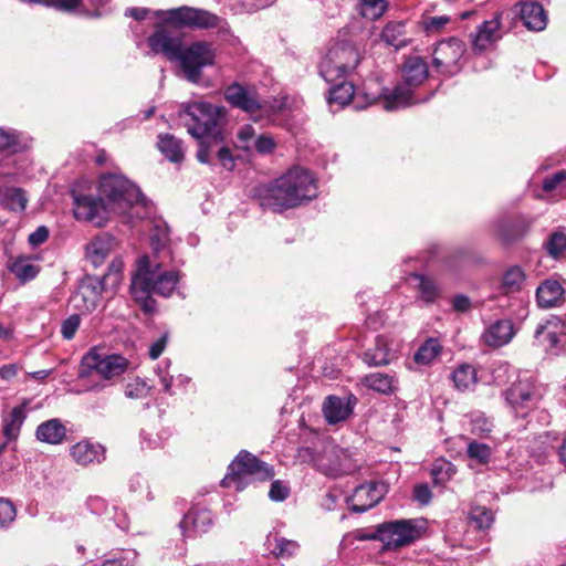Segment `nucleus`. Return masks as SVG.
Segmentation results:
<instances>
[{"mask_svg":"<svg viewBox=\"0 0 566 566\" xmlns=\"http://www.w3.org/2000/svg\"><path fill=\"white\" fill-rule=\"evenodd\" d=\"M88 509L95 514H104L106 512L105 500L98 495H92L87 499Z\"/></svg>","mask_w":566,"mask_h":566,"instance_id":"obj_61","label":"nucleus"},{"mask_svg":"<svg viewBox=\"0 0 566 566\" xmlns=\"http://www.w3.org/2000/svg\"><path fill=\"white\" fill-rule=\"evenodd\" d=\"M99 196L111 213L124 214L139 201V189L117 174H106L101 177Z\"/></svg>","mask_w":566,"mask_h":566,"instance_id":"obj_4","label":"nucleus"},{"mask_svg":"<svg viewBox=\"0 0 566 566\" xmlns=\"http://www.w3.org/2000/svg\"><path fill=\"white\" fill-rule=\"evenodd\" d=\"M17 144V135L0 128V150L13 148Z\"/></svg>","mask_w":566,"mask_h":566,"instance_id":"obj_64","label":"nucleus"},{"mask_svg":"<svg viewBox=\"0 0 566 566\" xmlns=\"http://www.w3.org/2000/svg\"><path fill=\"white\" fill-rule=\"evenodd\" d=\"M451 379L455 389L469 391L478 384V371L473 365L461 364L452 371Z\"/></svg>","mask_w":566,"mask_h":566,"instance_id":"obj_33","label":"nucleus"},{"mask_svg":"<svg viewBox=\"0 0 566 566\" xmlns=\"http://www.w3.org/2000/svg\"><path fill=\"white\" fill-rule=\"evenodd\" d=\"M157 256L150 260L144 255L137 261V270L132 277L130 292L146 312L153 310L151 294L170 296L179 281V272L163 269Z\"/></svg>","mask_w":566,"mask_h":566,"instance_id":"obj_2","label":"nucleus"},{"mask_svg":"<svg viewBox=\"0 0 566 566\" xmlns=\"http://www.w3.org/2000/svg\"><path fill=\"white\" fill-rule=\"evenodd\" d=\"M428 64L420 56H409L402 66L406 87L418 86L428 77Z\"/></svg>","mask_w":566,"mask_h":566,"instance_id":"obj_28","label":"nucleus"},{"mask_svg":"<svg viewBox=\"0 0 566 566\" xmlns=\"http://www.w3.org/2000/svg\"><path fill=\"white\" fill-rule=\"evenodd\" d=\"M4 205L12 211L22 212L27 208L28 198L20 188H6L2 192Z\"/></svg>","mask_w":566,"mask_h":566,"instance_id":"obj_43","label":"nucleus"},{"mask_svg":"<svg viewBox=\"0 0 566 566\" xmlns=\"http://www.w3.org/2000/svg\"><path fill=\"white\" fill-rule=\"evenodd\" d=\"M467 454L470 459L475 460L480 464H486L492 454L491 448L485 443L471 440L468 443Z\"/></svg>","mask_w":566,"mask_h":566,"instance_id":"obj_49","label":"nucleus"},{"mask_svg":"<svg viewBox=\"0 0 566 566\" xmlns=\"http://www.w3.org/2000/svg\"><path fill=\"white\" fill-rule=\"evenodd\" d=\"M210 511L206 509H191L181 520L179 526L184 537H193L207 532L211 525Z\"/></svg>","mask_w":566,"mask_h":566,"instance_id":"obj_20","label":"nucleus"},{"mask_svg":"<svg viewBox=\"0 0 566 566\" xmlns=\"http://www.w3.org/2000/svg\"><path fill=\"white\" fill-rule=\"evenodd\" d=\"M470 520L478 528L484 530L491 526L494 516L491 510L484 506H475L470 512Z\"/></svg>","mask_w":566,"mask_h":566,"instance_id":"obj_51","label":"nucleus"},{"mask_svg":"<svg viewBox=\"0 0 566 566\" xmlns=\"http://www.w3.org/2000/svg\"><path fill=\"white\" fill-rule=\"evenodd\" d=\"M421 102H426V98H422ZM418 103H420V99L413 97L412 91L401 84L385 96L382 106L386 111H395Z\"/></svg>","mask_w":566,"mask_h":566,"instance_id":"obj_29","label":"nucleus"},{"mask_svg":"<svg viewBox=\"0 0 566 566\" xmlns=\"http://www.w3.org/2000/svg\"><path fill=\"white\" fill-rule=\"evenodd\" d=\"M526 275L518 265L509 268L502 276V289L505 293H514L522 289Z\"/></svg>","mask_w":566,"mask_h":566,"instance_id":"obj_38","label":"nucleus"},{"mask_svg":"<svg viewBox=\"0 0 566 566\" xmlns=\"http://www.w3.org/2000/svg\"><path fill=\"white\" fill-rule=\"evenodd\" d=\"M360 14L368 20H376L382 15L386 10L385 0H358Z\"/></svg>","mask_w":566,"mask_h":566,"instance_id":"obj_48","label":"nucleus"},{"mask_svg":"<svg viewBox=\"0 0 566 566\" xmlns=\"http://www.w3.org/2000/svg\"><path fill=\"white\" fill-rule=\"evenodd\" d=\"M353 408L350 398L328 396L323 405V413L328 423L335 424L345 421L353 412Z\"/></svg>","mask_w":566,"mask_h":566,"instance_id":"obj_24","label":"nucleus"},{"mask_svg":"<svg viewBox=\"0 0 566 566\" xmlns=\"http://www.w3.org/2000/svg\"><path fill=\"white\" fill-rule=\"evenodd\" d=\"M129 361L122 355H105L97 349L90 350L82 359V373L95 371L105 380L120 377L128 368Z\"/></svg>","mask_w":566,"mask_h":566,"instance_id":"obj_9","label":"nucleus"},{"mask_svg":"<svg viewBox=\"0 0 566 566\" xmlns=\"http://www.w3.org/2000/svg\"><path fill=\"white\" fill-rule=\"evenodd\" d=\"M80 316L74 314L67 317L61 327V333L65 339H72L80 326Z\"/></svg>","mask_w":566,"mask_h":566,"instance_id":"obj_55","label":"nucleus"},{"mask_svg":"<svg viewBox=\"0 0 566 566\" xmlns=\"http://www.w3.org/2000/svg\"><path fill=\"white\" fill-rule=\"evenodd\" d=\"M505 399L509 405L522 416L526 409H531L536 405L535 387L528 379H518L505 391Z\"/></svg>","mask_w":566,"mask_h":566,"instance_id":"obj_17","label":"nucleus"},{"mask_svg":"<svg viewBox=\"0 0 566 566\" xmlns=\"http://www.w3.org/2000/svg\"><path fill=\"white\" fill-rule=\"evenodd\" d=\"M81 0H38V2L44 3L50 7H54L61 10H72L80 4Z\"/></svg>","mask_w":566,"mask_h":566,"instance_id":"obj_60","label":"nucleus"},{"mask_svg":"<svg viewBox=\"0 0 566 566\" xmlns=\"http://www.w3.org/2000/svg\"><path fill=\"white\" fill-rule=\"evenodd\" d=\"M150 242L156 253H164L170 255V250L167 249L169 242V229L166 223L158 222L155 224L153 233L150 234Z\"/></svg>","mask_w":566,"mask_h":566,"instance_id":"obj_41","label":"nucleus"},{"mask_svg":"<svg viewBox=\"0 0 566 566\" xmlns=\"http://www.w3.org/2000/svg\"><path fill=\"white\" fill-rule=\"evenodd\" d=\"M216 154H217L219 161L226 169H228V170L233 169L234 160H233L232 154L228 147H224V146L219 147L217 149Z\"/></svg>","mask_w":566,"mask_h":566,"instance_id":"obj_59","label":"nucleus"},{"mask_svg":"<svg viewBox=\"0 0 566 566\" xmlns=\"http://www.w3.org/2000/svg\"><path fill=\"white\" fill-rule=\"evenodd\" d=\"M124 268V262L119 258H115L109 266L107 273L103 276L101 285L107 289H116L122 281V272Z\"/></svg>","mask_w":566,"mask_h":566,"instance_id":"obj_47","label":"nucleus"},{"mask_svg":"<svg viewBox=\"0 0 566 566\" xmlns=\"http://www.w3.org/2000/svg\"><path fill=\"white\" fill-rule=\"evenodd\" d=\"M381 36L386 43L398 49L406 44L405 25L402 23H388L384 28Z\"/></svg>","mask_w":566,"mask_h":566,"instance_id":"obj_46","label":"nucleus"},{"mask_svg":"<svg viewBox=\"0 0 566 566\" xmlns=\"http://www.w3.org/2000/svg\"><path fill=\"white\" fill-rule=\"evenodd\" d=\"M8 270L22 283L36 277L41 271L38 259L33 256L19 255L8 261Z\"/></svg>","mask_w":566,"mask_h":566,"instance_id":"obj_26","label":"nucleus"},{"mask_svg":"<svg viewBox=\"0 0 566 566\" xmlns=\"http://www.w3.org/2000/svg\"><path fill=\"white\" fill-rule=\"evenodd\" d=\"M165 22L174 28L187 25L193 28H213L218 25V17L200 9L181 7L161 12Z\"/></svg>","mask_w":566,"mask_h":566,"instance_id":"obj_13","label":"nucleus"},{"mask_svg":"<svg viewBox=\"0 0 566 566\" xmlns=\"http://www.w3.org/2000/svg\"><path fill=\"white\" fill-rule=\"evenodd\" d=\"M224 98L233 107L250 114L254 120L261 118V116L254 115L256 112H268L254 90L247 88L238 83H233L226 88Z\"/></svg>","mask_w":566,"mask_h":566,"instance_id":"obj_14","label":"nucleus"},{"mask_svg":"<svg viewBox=\"0 0 566 566\" xmlns=\"http://www.w3.org/2000/svg\"><path fill=\"white\" fill-rule=\"evenodd\" d=\"M359 62V53L348 42H337L321 62L319 72L328 83L344 78Z\"/></svg>","mask_w":566,"mask_h":566,"instance_id":"obj_7","label":"nucleus"},{"mask_svg":"<svg viewBox=\"0 0 566 566\" xmlns=\"http://www.w3.org/2000/svg\"><path fill=\"white\" fill-rule=\"evenodd\" d=\"M494 428L493 421L483 412H472L470 415V432L479 438H490Z\"/></svg>","mask_w":566,"mask_h":566,"instance_id":"obj_40","label":"nucleus"},{"mask_svg":"<svg viewBox=\"0 0 566 566\" xmlns=\"http://www.w3.org/2000/svg\"><path fill=\"white\" fill-rule=\"evenodd\" d=\"M265 545L270 553L277 558H290L300 551L297 542L279 536L277 534H270L266 537Z\"/></svg>","mask_w":566,"mask_h":566,"instance_id":"obj_30","label":"nucleus"},{"mask_svg":"<svg viewBox=\"0 0 566 566\" xmlns=\"http://www.w3.org/2000/svg\"><path fill=\"white\" fill-rule=\"evenodd\" d=\"M290 493V489L281 481H274L271 484L269 496L273 501H284Z\"/></svg>","mask_w":566,"mask_h":566,"instance_id":"obj_56","label":"nucleus"},{"mask_svg":"<svg viewBox=\"0 0 566 566\" xmlns=\"http://www.w3.org/2000/svg\"><path fill=\"white\" fill-rule=\"evenodd\" d=\"M465 51V43L460 39L450 38L440 41L433 51L432 64L434 70L449 76L459 73L463 65Z\"/></svg>","mask_w":566,"mask_h":566,"instance_id":"obj_10","label":"nucleus"},{"mask_svg":"<svg viewBox=\"0 0 566 566\" xmlns=\"http://www.w3.org/2000/svg\"><path fill=\"white\" fill-rule=\"evenodd\" d=\"M237 136H238V140H239V147L244 150H249V149H251V147L254 143L255 130L251 125H243L238 130Z\"/></svg>","mask_w":566,"mask_h":566,"instance_id":"obj_53","label":"nucleus"},{"mask_svg":"<svg viewBox=\"0 0 566 566\" xmlns=\"http://www.w3.org/2000/svg\"><path fill=\"white\" fill-rule=\"evenodd\" d=\"M102 289H104L102 285L99 286L92 282H83L72 297L74 307L82 312L94 311L99 303Z\"/></svg>","mask_w":566,"mask_h":566,"instance_id":"obj_25","label":"nucleus"},{"mask_svg":"<svg viewBox=\"0 0 566 566\" xmlns=\"http://www.w3.org/2000/svg\"><path fill=\"white\" fill-rule=\"evenodd\" d=\"M72 459L80 465L86 467L105 460L106 449L99 443L82 440L71 448Z\"/></svg>","mask_w":566,"mask_h":566,"instance_id":"obj_22","label":"nucleus"},{"mask_svg":"<svg viewBox=\"0 0 566 566\" xmlns=\"http://www.w3.org/2000/svg\"><path fill=\"white\" fill-rule=\"evenodd\" d=\"M158 148L160 153L171 163L179 164L185 158L182 142L174 135L165 134L159 136Z\"/></svg>","mask_w":566,"mask_h":566,"instance_id":"obj_35","label":"nucleus"},{"mask_svg":"<svg viewBox=\"0 0 566 566\" xmlns=\"http://www.w3.org/2000/svg\"><path fill=\"white\" fill-rule=\"evenodd\" d=\"M185 77L192 83L199 82L205 66L212 65L214 53L211 46L203 42H195L189 46H181L177 61Z\"/></svg>","mask_w":566,"mask_h":566,"instance_id":"obj_8","label":"nucleus"},{"mask_svg":"<svg viewBox=\"0 0 566 566\" xmlns=\"http://www.w3.org/2000/svg\"><path fill=\"white\" fill-rule=\"evenodd\" d=\"M116 240L108 233L93 238L85 248L86 259L94 265L99 266L106 258L115 251Z\"/></svg>","mask_w":566,"mask_h":566,"instance_id":"obj_21","label":"nucleus"},{"mask_svg":"<svg viewBox=\"0 0 566 566\" xmlns=\"http://www.w3.org/2000/svg\"><path fill=\"white\" fill-rule=\"evenodd\" d=\"M66 436V428L61 420L51 419L42 422L36 429V438L50 444L61 443Z\"/></svg>","mask_w":566,"mask_h":566,"instance_id":"obj_32","label":"nucleus"},{"mask_svg":"<svg viewBox=\"0 0 566 566\" xmlns=\"http://www.w3.org/2000/svg\"><path fill=\"white\" fill-rule=\"evenodd\" d=\"M413 495L421 504H428L431 500V491L426 484L415 486Z\"/></svg>","mask_w":566,"mask_h":566,"instance_id":"obj_63","label":"nucleus"},{"mask_svg":"<svg viewBox=\"0 0 566 566\" xmlns=\"http://www.w3.org/2000/svg\"><path fill=\"white\" fill-rule=\"evenodd\" d=\"M441 349L438 339L429 338L415 354V360L418 364L428 365L440 355Z\"/></svg>","mask_w":566,"mask_h":566,"instance_id":"obj_44","label":"nucleus"},{"mask_svg":"<svg viewBox=\"0 0 566 566\" xmlns=\"http://www.w3.org/2000/svg\"><path fill=\"white\" fill-rule=\"evenodd\" d=\"M48 237L49 230L44 226H41L29 235V243L33 247L40 245L46 241Z\"/></svg>","mask_w":566,"mask_h":566,"instance_id":"obj_62","label":"nucleus"},{"mask_svg":"<svg viewBox=\"0 0 566 566\" xmlns=\"http://www.w3.org/2000/svg\"><path fill=\"white\" fill-rule=\"evenodd\" d=\"M148 388L146 384L136 378L129 381L125 387V396L129 399H139L147 395Z\"/></svg>","mask_w":566,"mask_h":566,"instance_id":"obj_52","label":"nucleus"},{"mask_svg":"<svg viewBox=\"0 0 566 566\" xmlns=\"http://www.w3.org/2000/svg\"><path fill=\"white\" fill-rule=\"evenodd\" d=\"M25 419V410L23 406L14 407L4 419L3 432L8 439H15L20 432V428Z\"/></svg>","mask_w":566,"mask_h":566,"instance_id":"obj_39","label":"nucleus"},{"mask_svg":"<svg viewBox=\"0 0 566 566\" xmlns=\"http://www.w3.org/2000/svg\"><path fill=\"white\" fill-rule=\"evenodd\" d=\"M274 475L273 469L248 451H241L229 465V472L222 480L223 486L243 490L253 481H265Z\"/></svg>","mask_w":566,"mask_h":566,"instance_id":"obj_5","label":"nucleus"},{"mask_svg":"<svg viewBox=\"0 0 566 566\" xmlns=\"http://www.w3.org/2000/svg\"><path fill=\"white\" fill-rule=\"evenodd\" d=\"M394 358L387 339L384 336H378L375 342L374 348H369L364 354V361L369 366L387 365Z\"/></svg>","mask_w":566,"mask_h":566,"instance_id":"obj_31","label":"nucleus"},{"mask_svg":"<svg viewBox=\"0 0 566 566\" xmlns=\"http://www.w3.org/2000/svg\"><path fill=\"white\" fill-rule=\"evenodd\" d=\"M355 97V88L352 83L340 82L329 92V103H337L340 106L347 105Z\"/></svg>","mask_w":566,"mask_h":566,"instance_id":"obj_45","label":"nucleus"},{"mask_svg":"<svg viewBox=\"0 0 566 566\" xmlns=\"http://www.w3.org/2000/svg\"><path fill=\"white\" fill-rule=\"evenodd\" d=\"M363 382L369 389L384 395H390L397 389L395 376L385 373H371L364 377Z\"/></svg>","mask_w":566,"mask_h":566,"instance_id":"obj_34","label":"nucleus"},{"mask_svg":"<svg viewBox=\"0 0 566 566\" xmlns=\"http://www.w3.org/2000/svg\"><path fill=\"white\" fill-rule=\"evenodd\" d=\"M565 335V322L557 316H552L545 323L537 326L534 337L546 353L558 355Z\"/></svg>","mask_w":566,"mask_h":566,"instance_id":"obj_15","label":"nucleus"},{"mask_svg":"<svg viewBox=\"0 0 566 566\" xmlns=\"http://www.w3.org/2000/svg\"><path fill=\"white\" fill-rule=\"evenodd\" d=\"M520 17L531 31H542L546 28L547 15L538 2L525 1L520 3Z\"/></svg>","mask_w":566,"mask_h":566,"instance_id":"obj_27","label":"nucleus"},{"mask_svg":"<svg viewBox=\"0 0 566 566\" xmlns=\"http://www.w3.org/2000/svg\"><path fill=\"white\" fill-rule=\"evenodd\" d=\"M387 491V485L384 482L361 484L347 499V503L353 512L364 513L378 504Z\"/></svg>","mask_w":566,"mask_h":566,"instance_id":"obj_16","label":"nucleus"},{"mask_svg":"<svg viewBox=\"0 0 566 566\" xmlns=\"http://www.w3.org/2000/svg\"><path fill=\"white\" fill-rule=\"evenodd\" d=\"M545 250L553 259L566 256V228L559 227L554 230L544 243Z\"/></svg>","mask_w":566,"mask_h":566,"instance_id":"obj_37","label":"nucleus"},{"mask_svg":"<svg viewBox=\"0 0 566 566\" xmlns=\"http://www.w3.org/2000/svg\"><path fill=\"white\" fill-rule=\"evenodd\" d=\"M184 44L180 32L169 23L158 24L155 32L148 38V45L155 54H163L169 61L178 59Z\"/></svg>","mask_w":566,"mask_h":566,"instance_id":"obj_12","label":"nucleus"},{"mask_svg":"<svg viewBox=\"0 0 566 566\" xmlns=\"http://www.w3.org/2000/svg\"><path fill=\"white\" fill-rule=\"evenodd\" d=\"M15 518V509L8 500L0 499V527H7Z\"/></svg>","mask_w":566,"mask_h":566,"instance_id":"obj_54","label":"nucleus"},{"mask_svg":"<svg viewBox=\"0 0 566 566\" xmlns=\"http://www.w3.org/2000/svg\"><path fill=\"white\" fill-rule=\"evenodd\" d=\"M254 148L260 153V154H269L271 153L274 147H275V143L273 140V138L269 135H260L259 137H256L254 139V143L253 145Z\"/></svg>","mask_w":566,"mask_h":566,"instance_id":"obj_57","label":"nucleus"},{"mask_svg":"<svg viewBox=\"0 0 566 566\" xmlns=\"http://www.w3.org/2000/svg\"><path fill=\"white\" fill-rule=\"evenodd\" d=\"M73 213L76 220L92 222L97 227H103L111 211L104 203L102 197L95 198L91 195L77 193L72 190Z\"/></svg>","mask_w":566,"mask_h":566,"instance_id":"obj_11","label":"nucleus"},{"mask_svg":"<svg viewBox=\"0 0 566 566\" xmlns=\"http://www.w3.org/2000/svg\"><path fill=\"white\" fill-rule=\"evenodd\" d=\"M535 296L541 308L558 307L565 302V289L557 280L547 279L537 286Z\"/></svg>","mask_w":566,"mask_h":566,"instance_id":"obj_19","label":"nucleus"},{"mask_svg":"<svg viewBox=\"0 0 566 566\" xmlns=\"http://www.w3.org/2000/svg\"><path fill=\"white\" fill-rule=\"evenodd\" d=\"M415 287L418 290L420 298L427 303L434 302L440 295V289L437 283L422 274L413 273L410 276Z\"/></svg>","mask_w":566,"mask_h":566,"instance_id":"obj_36","label":"nucleus"},{"mask_svg":"<svg viewBox=\"0 0 566 566\" xmlns=\"http://www.w3.org/2000/svg\"><path fill=\"white\" fill-rule=\"evenodd\" d=\"M514 334L513 323L510 319H500L484 331L482 340L486 346L499 348L509 344Z\"/></svg>","mask_w":566,"mask_h":566,"instance_id":"obj_23","label":"nucleus"},{"mask_svg":"<svg viewBox=\"0 0 566 566\" xmlns=\"http://www.w3.org/2000/svg\"><path fill=\"white\" fill-rule=\"evenodd\" d=\"M423 520H396L379 524L381 552L396 551L421 537L426 530Z\"/></svg>","mask_w":566,"mask_h":566,"instance_id":"obj_6","label":"nucleus"},{"mask_svg":"<svg viewBox=\"0 0 566 566\" xmlns=\"http://www.w3.org/2000/svg\"><path fill=\"white\" fill-rule=\"evenodd\" d=\"M564 181H566V172L558 171V172L554 174L552 177H548L543 181V189L547 192L552 191V190L556 189Z\"/></svg>","mask_w":566,"mask_h":566,"instance_id":"obj_58","label":"nucleus"},{"mask_svg":"<svg viewBox=\"0 0 566 566\" xmlns=\"http://www.w3.org/2000/svg\"><path fill=\"white\" fill-rule=\"evenodd\" d=\"M186 112L195 122L188 126V133L199 140L197 159L210 164L211 153L223 140L220 123L226 116V108L208 102H193Z\"/></svg>","mask_w":566,"mask_h":566,"instance_id":"obj_3","label":"nucleus"},{"mask_svg":"<svg viewBox=\"0 0 566 566\" xmlns=\"http://www.w3.org/2000/svg\"><path fill=\"white\" fill-rule=\"evenodd\" d=\"M455 473L454 465L446 460H438L432 464L431 475L436 483L442 484Z\"/></svg>","mask_w":566,"mask_h":566,"instance_id":"obj_50","label":"nucleus"},{"mask_svg":"<svg viewBox=\"0 0 566 566\" xmlns=\"http://www.w3.org/2000/svg\"><path fill=\"white\" fill-rule=\"evenodd\" d=\"M317 196L313 175L305 168L293 167L273 184L260 191V203L273 211L300 206Z\"/></svg>","mask_w":566,"mask_h":566,"instance_id":"obj_1","label":"nucleus"},{"mask_svg":"<svg viewBox=\"0 0 566 566\" xmlns=\"http://www.w3.org/2000/svg\"><path fill=\"white\" fill-rule=\"evenodd\" d=\"M502 38L501 22L497 17L484 21L476 30L470 34L471 46L474 52H483L491 48Z\"/></svg>","mask_w":566,"mask_h":566,"instance_id":"obj_18","label":"nucleus"},{"mask_svg":"<svg viewBox=\"0 0 566 566\" xmlns=\"http://www.w3.org/2000/svg\"><path fill=\"white\" fill-rule=\"evenodd\" d=\"M451 20V17L447 14L432 15L426 12L421 17L420 25L427 34H438L446 29Z\"/></svg>","mask_w":566,"mask_h":566,"instance_id":"obj_42","label":"nucleus"}]
</instances>
